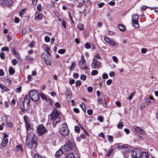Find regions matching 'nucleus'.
<instances>
[{
    "label": "nucleus",
    "mask_w": 158,
    "mask_h": 158,
    "mask_svg": "<svg viewBox=\"0 0 158 158\" xmlns=\"http://www.w3.org/2000/svg\"><path fill=\"white\" fill-rule=\"evenodd\" d=\"M118 28L119 29L122 31H125V28L124 26L122 24L118 25Z\"/></svg>",
    "instance_id": "obj_24"
},
{
    "label": "nucleus",
    "mask_w": 158,
    "mask_h": 158,
    "mask_svg": "<svg viewBox=\"0 0 158 158\" xmlns=\"http://www.w3.org/2000/svg\"><path fill=\"white\" fill-rule=\"evenodd\" d=\"M38 138L33 134H31L27 137L26 144L32 150L35 149L37 145Z\"/></svg>",
    "instance_id": "obj_1"
},
{
    "label": "nucleus",
    "mask_w": 158,
    "mask_h": 158,
    "mask_svg": "<svg viewBox=\"0 0 158 158\" xmlns=\"http://www.w3.org/2000/svg\"><path fill=\"white\" fill-rule=\"evenodd\" d=\"M74 155L73 153H70L67 155L64 158H74Z\"/></svg>",
    "instance_id": "obj_21"
},
{
    "label": "nucleus",
    "mask_w": 158,
    "mask_h": 158,
    "mask_svg": "<svg viewBox=\"0 0 158 158\" xmlns=\"http://www.w3.org/2000/svg\"><path fill=\"white\" fill-rule=\"evenodd\" d=\"M62 148L64 149L65 152H68L70 150H75L77 147L73 141H68L66 145L62 146Z\"/></svg>",
    "instance_id": "obj_3"
},
{
    "label": "nucleus",
    "mask_w": 158,
    "mask_h": 158,
    "mask_svg": "<svg viewBox=\"0 0 158 158\" xmlns=\"http://www.w3.org/2000/svg\"><path fill=\"white\" fill-rule=\"evenodd\" d=\"M87 90L89 92L91 93L93 91V88L91 87H89L88 88Z\"/></svg>",
    "instance_id": "obj_58"
},
{
    "label": "nucleus",
    "mask_w": 158,
    "mask_h": 158,
    "mask_svg": "<svg viewBox=\"0 0 158 158\" xmlns=\"http://www.w3.org/2000/svg\"><path fill=\"white\" fill-rule=\"evenodd\" d=\"M41 57L44 59V60H45L46 58H48V56L47 55L44 53H42L41 55Z\"/></svg>",
    "instance_id": "obj_32"
},
{
    "label": "nucleus",
    "mask_w": 158,
    "mask_h": 158,
    "mask_svg": "<svg viewBox=\"0 0 158 158\" xmlns=\"http://www.w3.org/2000/svg\"><path fill=\"white\" fill-rule=\"evenodd\" d=\"M112 82V80L111 79H109L106 82V83L107 85H110L111 84V83Z\"/></svg>",
    "instance_id": "obj_62"
},
{
    "label": "nucleus",
    "mask_w": 158,
    "mask_h": 158,
    "mask_svg": "<svg viewBox=\"0 0 158 158\" xmlns=\"http://www.w3.org/2000/svg\"><path fill=\"white\" fill-rule=\"evenodd\" d=\"M23 119L25 121V124L30 123V122L28 116L27 115H25L23 116Z\"/></svg>",
    "instance_id": "obj_23"
},
{
    "label": "nucleus",
    "mask_w": 158,
    "mask_h": 158,
    "mask_svg": "<svg viewBox=\"0 0 158 158\" xmlns=\"http://www.w3.org/2000/svg\"><path fill=\"white\" fill-rule=\"evenodd\" d=\"M21 87L17 88L16 89V92L18 93H19L21 91Z\"/></svg>",
    "instance_id": "obj_63"
},
{
    "label": "nucleus",
    "mask_w": 158,
    "mask_h": 158,
    "mask_svg": "<svg viewBox=\"0 0 158 158\" xmlns=\"http://www.w3.org/2000/svg\"><path fill=\"white\" fill-rule=\"evenodd\" d=\"M81 81L80 80H77L76 82V85L77 86H79L81 85Z\"/></svg>",
    "instance_id": "obj_44"
},
{
    "label": "nucleus",
    "mask_w": 158,
    "mask_h": 158,
    "mask_svg": "<svg viewBox=\"0 0 158 158\" xmlns=\"http://www.w3.org/2000/svg\"><path fill=\"white\" fill-rule=\"evenodd\" d=\"M62 25L64 28H66V23L64 20H63L62 21Z\"/></svg>",
    "instance_id": "obj_54"
},
{
    "label": "nucleus",
    "mask_w": 158,
    "mask_h": 158,
    "mask_svg": "<svg viewBox=\"0 0 158 158\" xmlns=\"http://www.w3.org/2000/svg\"><path fill=\"white\" fill-rule=\"evenodd\" d=\"M135 131L136 133L139 134H142L144 135L146 133L145 131L143 130L138 127L135 128Z\"/></svg>",
    "instance_id": "obj_12"
},
{
    "label": "nucleus",
    "mask_w": 158,
    "mask_h": 158,
    "mask_svg": "<svg viewBox=\"0 0 158 158\" xmlns=\"http://www.w3.org/2000/svg\"><path fill=\"white\" fill-rule=\"evenodd\" d=\"M47 59H46V58L45 60H44V61L47 65L50 66L52 64L51 61L48 58Z\"/></svg>",
    "instance_id": "obj_20"
},
{
    "label": "nucleus",
    "mask_w": 158,
    "mask_h": 158,
    "mask_svg": "<svg viewBox=\"0 0 158 158\" xmlns=\"http://www.w3.org/2000/svg\"><path fill=\"white\" fill-rule=\"evenodd\" d=\"M98 73V71L97 70H94L91 72V75L93 76H94L96 75Z\"/></svg>",
    "instance_id": "obj_36"
},
{
    "label": "nucleus",
    "mask_w": 158,
    "mask_h": 158,
    "mask_svg": "<svg viewBox=\"0 0 158 158\" xmlns=\"http://www.w3.org/2000/svg\"><path fill=\"white\" fill-rule=\"evenodd\" d=\"M40 95L43 100H45L46 101H48V98L44 94L42 93L40 94Z\"/></svg>",
    "instance_id": "obj_26"
},
{
    "label": "nucleus",
    "mask_w": 158,
    "mask_h": 158,
    "mask_svg": "<svg viewBox=\"0 0 158 158\" xmlns=\"http://www.w3.org/2000/svg\"><path fill=\"white\" fill-rule=\"evenodd\" d=\"M104 5V3L100 2L98 4V6L99 7L101 8Z\"/></svg>",
    "instance_id": "obj_61"
},
{
    "label": "nucleus",
    "mask_w": 158,
    "mask_h": 158,
    "mask_svg": "<svg viewBox=\"0 0 158 158\" xmlns=\"http://www.w3.org/2000/svg\"><path fill=\"white\" fill-rule=\"evenodd\" d=\"M139 19V16L136 15H133L132 18V22L133 26L136 28H138L139 27V25L138 23V20Z\"/></svg>",
    "instance_id": "obj_10"
},
{
    "label": "nucleus",
    "mask_w": 158,
    "mask_h": 158,
    "mask_svg": "<svg viewBox=\"0 0 158 158\" xmlns=\"http://www.w3.org/2000/svg\"><path fill=\"white\" fill-rule=\"evenodd\" d=\"M0 56L2 59H4L5 58L4 56V53L3 52H2L0 54Z\"/></svg>",
    "instance_id": "obj_57"
},
{
    "label": "nucleus",
    "mask_w": 158,
    "mask_h": 158,
    "mask_svg": "<svg viewBox=\"0 0 158 158\" xmlns=\"http://www.w3.org/2000/svg\"><path fill=\"white\" fill-rule=\"evenodd\" d=\"M45 40L47 42H49L50 40V38L48 36H46L45 37Z\"/></svg>",
    "instance_id": "obj_51"
},
{
    "label": "nucleus",
    "mask_w": 158,
    "mask_h": 158,
    "mask_svg": "<svg viewBox=\"0 0 158 158\" xmlns=\"http://www.w3.org/2000/svg\"><path fill=\"white\" fill-rule=\"evenodd\" d=\"M63 153L62 150L60 149L59 150L55 153V156L56 158H59Z\"/></svg>",
    "instance_id": "obj_14"
},
{
    "label": "nucleus",
    "mask_w": 158,
    "mask_h": 158,
    "mask_svg": "<svg viewBox=\"0 0 158 158\" xmlns=\"http://www.w3.org/2000/svg\"><path fill=\"white\" fill-rule=\"evenodd\" d=\"M127 145H118L117 148L120 149H123L124 148H127Z\"/></svg>",
    "instance_id": "obj_33"
},
{
    "label": "nucleus",
    "mask_w": 158,
    "mask_h": 158,
    "mask_svg": "<svg viewBox=\"0 0 158 158\" xmlns=\"http://www.w3.org/2000/svg\"><path fill=\"white\" fill-rule=\"evenodd\" d=\"M75 131L76 132L78 133L79 132L80 128L79 127L77 126H76L75 127Z\"/></svg>",
    "instance_id": "obj_38"
},
{
    "label": "nucleus",
    "mask_w": 158,
    "mask_h": 158,
    "mask_svg": "<svg viewBox=\"0 0 158 158\" xmlns=\"http://www.w3.org/2000/svg\"><path fill=\"white\" fill-rule=\"evenodd\" d=\"M9 72L10 75H13L14 73L15 70L11 66L9 68Z\"/></svg>",
    "instance_id": "obj_22"
},
{
    "label": "nucleus",
    "mask_w": 158,
    "mask_h": 158,
    "mask_svg": "<svg viewBox=\"0 0 158 158\" xmlns=\"http://www.w3.org/2000/svg\"><path fill=\"white\" fill-rule=\"evenodd\" d=\"M13 65H15L18 63V61L16 59H13L11 61Z\"/></svg>",
    "instance_id": "obj_34"
},
{
    "label": "nucleus",
    "mask_w": 158,
    "mask_h": 158,
    "mask_svg": "<svg viewBox=\"0 0 158 158\" xmlns=\"http://www.w3.org/2000/svg\"><path fill=\"white\" fill-rule=\"evenodd\" d=\"M112 59H113V61L115 62L116 63H117L118 62V61L117 57L115 56H112Z\"/></svg>",
    "instance_id": "obj_35"
},
{
    "label": "nucleus",
    "mask_w": 158,
    "mask_h": 158,
    "mask_svg": "<svg viewBox=\"0 0 158 158\" xmlns=\"http://www.w3.org/2000/svg\"><path fill=\"white\" fill-rule=\"evenodd\" d=\"M17 150L22 152L23 151L22 147L21 145H18L17 146Z\"/></svg>",
    "instance_id": "obj_47"
},
{
    "label": "nucleus",
    "mask_w": 158,
    "mask_h": 158,
    "mask_svg": "<svg viewBox=\"0 0 158 158\" xmlns=\"http://www.w3.org/2000/svg\"><path fill=\"white\" fill-rule=\"evenodd\" d=\"M80 106L81 108H82L83 111L85 113L86 110L85 104L83 103H82V104L80 105Z\"/></svg>",
    "instance_id": "obj_31"
},
{
    "label": "nucleus",
    "mask_w": 158,
    "mask_h": 158,
    "mask_svg": "<svg viewBox=\"0 0 158 158\" xmlns=\"http://www.w3.org/2000/svg\"><path fill=\"white\" fill-rule=\"evenodd\" d=\"M50 49V48L48 47H47L46 48L45 52L48 55H50V53L49 52V51Z\"/></svg>",
    "instance_id": "obj_52"
},
{
    "label": "nucleus",
    "mask_w": 158,
    "mask_h": 158,
    "mask_svg": "<svg viewBox=\"0 0 158 158\" xmlns=\"http://www.w3.org/2000/svg\"><path fill=\"white\" fill-rule=\"evenodd\" d=\"M130 150L127 148H127H124L122 150L124 154L127 153Z\"/></svg>",
    "instance_id": "obj_27"
},
{
    "label": "nucleus",
    "mask_w": 158,
    "mask_h": 158,
    "mask_svg": "<svg viewBox=\"0 0 158 158\" xmlns=\"http://www.w3.org/2000/svg\"><path fill=\"white\" fill-rule=\"evenodd\" d=\"M141 151L139 149H135L131 152V155L133 158H140L141 154Z\"/></svg>",
    "instance_id": "obj_9"
},
{
    "label": "nucleus",
    "mask_w": 158,
    "mask_h": 158,
    "mask_svg": "<svg viewBox=\"0 0 158 158\" xmlns=\"http://www.w3.org/2000/svg\"><path fill=\"white\" fill-rule=\"evenodd\" d=\"M82 3H80L77 6V8L81 7L83 6V5L85 4V1L84 0L82 1Z\"/></svg>",
    "instance_id": "obj_37"
},
{
    "label": "nucleus",
    "mask_w": 158,
    "mask_h": 158,
    "mask_svg": "<svg viewBox=\"0 0 158 158\" xmlns=\"http://www.w3.org/2000/svg\"><path fill=\"white\" fill-rule=\"evenodd\" d=\"M123 124L122 122H119L117 125V127L118 128H121L123 127Z\"/></svg>",
    "instance_id": "obj_41"
},
{
    "label": "nucleus",
    "mask_w": 158,
    "mask_h": 158,
    "mask_svg": "<svg viewBox=\"0 0 158 158\" xmlns=\"http://www.w3.org/2000/svg\"><path fill=\"white\" fill-rule=\"evenodd\" d=\"M102 77L104 79H107L108 77V75L107 74L104 73L103 74Z\"/></svg>",
    "instance_id": "obj_55"
},
{
    "label": "nucleus",
    "mask_w": 158,
    "mask_h": 158,
    "mask_svg": "<svg viewBox=\"0 0 158 158\" xmlns=\"http://www.w3.org/2000/svg\"><path fill=\"white\" fill-rule=\"evenodd\" d=\"M25 60L29 61H32L33 58L30 56H26Z\"/></svg>",
    "instance_id": "obj_25"
},
{
    "label": "nucleus",
    "mask_w": 158,
    "mask_h": 158,
    "mask_svg": "<svg viewBox=\"0 0 158 158\" xmlns=\"http://www.w3.org/2000/svg\"><path fill=\"white\" fill-rule=\"evenodd\" d=\"M27 131H30L31 130V127L30 126V123L25 124Z\"/></svg>",
    "instance_id": "obj_29"
},
{
    "label": "nucleus",
    "mask_w": 158,
    "mask_h": 158,
    "mask_svg": "<svg viewBox=\"0 0 158 158\" xmlns=\"http://www.w3.org/2000/svg\"><path fill=\"white\" fill-rule=\"evenodd\" d=\"M43 19V15L41 14H39L38 12H36L35 14V19L40 20Z\"/></svg>",
    "instance_id": "obj_13"
},
{
    "label": "nucleus",
    "mask_w": 158,
    "mask_h": 158,
    "mask_svg": "<svg viewBox=\"0 0 158 158\" xmlns=\"http://www.w3.org/2000/svg\"><path fill=\"white\" fill-rule=\"evenodd\" d=\"M59 132L61 135L64 136H67L69 134V130L66 123H64L61 126Z\"/></svg>",
    "instance_id": "obj_5"
},
{
    "label": "nucleus",
    "mask_w": 158,
    "mask_h": 158,
    "mask_svg": "<svg viewBox=\"0 0 158 158\" xmlns=\"http://www.w3.org/2000/svg\"><path fill=\"white\" fill-rule=\"evenodd\" d=\"M98 120L100 122H102L103 121V117L101 116H98Z\"/></svg>",
    "instance_id": "obj_60"
},
{
    "label": "nucleus",
    "mask_w": 158,
    "mask_h": 158,
    "mask_svg": "<svg viewBox=\"0 0 158 158\" xmlns=\"http://www.w3.org/2000/svg\"><path fill=\"white\" fill-rule=\"evenodd\" d=\"M37 10L39 12H40L41 10L42 7L40 4H39L37 6Z\"/></svg>",
    "instance_id": "obj_39"
},
{
    "label": "nucleus",
    "mask_w": 158,
    "mask_h": 158,
    "mask_svg": "<svg viewBox=\"0 0 158 158\" xmlns=\"http://www.w3.org/2000/svg\"><path fill=\"white\" fill-rule=\"evenodd\" d=\"M30 98H31V100L34 101H38L40 98V95L37 91L31 90L29 92Z\"/></svg>",
    "instance_id": "obj_6"
},
{
    "label": "nucleus",
    "mask_w": 158,
    "mask_h": 158,
    "mask_svg": "<svg viewBox=\"0 0 158 158\" xmlns=\"http://www.w3.org/2000/svg\"><path fill=\"white\" fill-rule=\"evenodd\" d=\"M14 55L18 59H20V55L19 54V53L17 52H16L14 54Z\"/></svg>",
    "instance_id": "obj_46"
},
{
    "label": "nucleus",
    "mask_w": 158,
    "mask_h": 158,
    "mask_svg": "<svg viewBox=\"0 0 158 158\" xmlns=\"http://www.w3.org/2000/svg\"><path fill=\"white\" fill-rule=\"evenodd\" d=\"M104 39L105 41L108 43H109V41H110L111 40L109 39L106 36L104 37Z\"/></svg>",
    "instance_id": "obj_48"
},
{
    "label": "nucleus",
    "mask_w": 158,
    "mask_h": 158,
    "mask_svg": "<svg viewBox=\"0 0 158 158\" xmlns=\"http://www.w3.org/2000/svg\"><path fill=\"white\" fill-rule=\"evenodd\" d=\"M2 50L3 51H8L9 50V48L5 46L2 48Z\"/></svg>",
    "instance_id": "obj_45"
},
{
    "label": "nucleus",
    "mask_w": 158,
    "mask_h": 158,
    "mask_svg": "<svg viewBox=\"0 0 158 158\" xmlns=\"http://www.w3.org/2000/svg\"><path fill=\"white\" fill-rule=\"evenodd\" d=\"M8 142V140L7 138H4L2 140V143L3 147H5L6 146Z\"/></svg>",
    "instance_id": "obj_19"
},
{
    "label": "nucleus",
    "mask_w": 158,
    "mask_h": 158,
    "mask_svg": "<svg viewBox=\"0 0 158 158\" xmlns=\"http://www.w3.org/2000/svg\"><path fill=\"white\" fill-rule=\"evenodd\" d=\"M65 50L64 49H60L58 51V52L59 53L63 54L64 53Z\"/></svg>",
    "instance_id": "obj_50"
},
{
    "label": "nucleus",
    "mask_w": 158,
    "mask_h": 158,
    "mask_svg": "<svg viewBox=\"0 0 158 158\" xmlns=\"http://www.w3.org/2000/svg\"><path fill=\"white\" fill-rule=\"evenodd\" d=\"M153 98L151 96H150L149 97H147L145 98V100L147 103H150L153 102Z\"/></svg>",
    "instance_id": "obj_17"
},
{
    "label": "nucleus",
    "mask_w": 158,
    "mask_h": 158,
    "mask_svg": "<svg viewBox=\"0 0 158 158\" xmlns=\"http://www.w3.org/2000/svg\"><path fill=\"white\" fill-rule=\"evenodd\" d=\"M100 64V62L96 59H94L91 64V67L93 69H98L99 68V66Z\"/></svg>",
    "instance_id": "obj_11"
},
{
    "label": "nucleus",
    "mask_w": 158,
    "mask_h": 158,
    "mask_svg": "<svg viewBox=\"0 0 158 158\" xmlns=\"http://www.w3.org/2000/svg\"><path fill=\"white\" fill-rule=\"evenodd\" d=\"M148 156H149L147 152H141L140 158H148Z\"/></svg>",
    "instance_id": "obj_16"
},
{
    "label": "nucleus",
    "mask_w": 158,
    "mask_h": 158,
    "mask_svg": "<svg viewBox=\"0 0 158 158\" xmlns=\"http://www.w3.org/2000/svg\"><path fill=\"white\" fill-rule=\"evenodd\" d=\"M85 48L87 49L90 48L91 47V45L90 44L88 43H86L84 45Z\"/></svg>",
    "instance_id": "obj_43"
},
{
    "label": "nucleus",
    "mask_w": 158,
    "mask_h": 158,
    "mask_svg": "<svg viewBox=\"0 0 158 158\" xmlns=\"http://www.w3.org/2000/svg\"><path fill=\"white\" fill-rule=\"evenodd\" d=\"M80 78L81 80H85L86 79V76L84 75H82L81 76Z\"/></svg>",
    "instance_id": "obj_49"
},
{
    "label": "nucleus",
    "mask_w": 158,
    "mask_h": 158,
    "mask_svg": "<svg viewBox=\"0 0 158 158\" xmlns=\"http://www.w3.org/2000/svg\"><path fill=\"white\" fill-rule=\"evenodd\" d=\"M59 114L60 113L56 109H55L51 113V120L52 121V124L53 127H55L57 123L60 121L61 118L59 115Z\"/></svg>",
    "instance_id": "obj_2"
},
{
    "label": "nucleus",
    "mask_w": 158,
    "mask_h": 158,
    "mask_svg": "<svg viewBox=\"0 0 158 158\" xmlns=\"http://www.w3.org/2000/svg\"><path fill=\"white\" fill-rule=\"evenodd\" d=\"M34 158H43L41 156L38 154H35L34 156Z\"/></svg>",
    "instance_id": "obj_53"
},
{
    "label": "nucleus",
    "mask_w": 158,
    "mask_h": 158,
    "mask_svg": "<svg viewBox=\"0 0 158 158\" xmlns=\"http://www.w3.org/2000/svg\"><path fill=\"white\" fill-rule=\"evenodd\" d=\"M77 28L81 31L83 30L84 28L83 24L82 23L79 24L77 26Z\"/></svg>",
    "instance_id": "obj_28"
},
{
    "label": "nucleus",
    "mask_w": 158,
    "mask_h": 158,
    "mask_svg": "<svg viewBox=\"0 0 158 158\" xmlns=\"http://www.w3.org/2000/svg\"><path fill=\"white\" fill-rule=\"evenodd\" d=\"M87 113L89 115H91L92 114L93 110L91 109L89 110H87Z\"/></svg>",
    "instance_id": "obj_56"
},
{
    "label": "nucleus",
    "mask_w": 158,
    "mask_h": 158,
    "mask_svg": "<svg viewBox=\"0 0 158 158\" xmlns=\"http://www.w3.org/2000/svg\"><path fill=\"white\" fill-rule=\"evenodd\" d=\"M135 93V92L131 93L130 94V96L128 98V99L130 100H131L132 98V97L134 95Z\"/></svg>",
    "instance_id": "obj_40"
},
{
    "label": "nucleus",
    "mask_w": 158,
    "mask_h": 158,
    "mask_svg": "<svg viewBox=\"0 0 158 158\" xmlns=\"http://www.w3.org/2000/svg\"><path fill=\"white\" fill-rule=\"evenodd\" d=\"M4 1L8 6H11L12 4V2L11 0H4Z\"/></svg>",
    "instance_id": "obj_18"
},
{
    "label": "nucleus",
    "mask_w": 158,
    "mask_h": 158,
    "mask_svg": "<svg viewBox=\"0 0 158 158\" xmlns=\"http://www.w3.org/2000/svg\"><path fill=\"white\" fill-rule=\"evenodd\" d=\"M48 139H49L55 140L56 137L55 133L52 132L48 136Z\"/></svg>",
    "instance_id": "obj_15"
},
{
    "label": "nucleus",
    "mask_w": 158,
    "mask_h": 158,
    "mask_svg": "<svg viewBox=\"0 0 158 158\" xmlns=\"http://www.w3.org/2000/svg\"><path fill=\"white\" fill-rule=\"evenodd\" d=\"M78 65L80 68L81 69L87 70L88 69V67L86 66V60L83 55L82 56L81 59Z\"/></svg>",
    "instance_id": "obj_7"
},
{
    "label": "nucleus",
    "mask_w": 158,
    "mask_h": 158,
    "mask_svg": "<svg viewBox=\"0 0 158 158\" xmlns=\"http://www.w3.org/2000/svg\"><path fill=\"white\" fill-rule=\"evenodd\" d=\"M108 44L111 45L112 46H115L116 45V44L115 43L114 41L112 40H110Z\"/></svg>",
    "instance_id": "obj_30"
},
{
    "label": "nucleus",
    "mask_w": 158,
    "mask_h": 158,
    "mask_svg": "<svg viewBox=\"0 0 158 158\" xmlns=\"http://www.w3.org/2000/svg\"><path fill=\"white\" fill-rule=\"evenodd\" d=\"M32 2L34 6H36L37 3V0H32Z\"/></svg>",
    "instance_id": "obj_59"
},
{
    "label": "nucleus",
    "mask_w": 158,
    "mask_h": 158,
    "mask_svg": "<svg viewBox=\"0 0 158 158\" xmlns=\"http://www.w3.org/2000/svg\"><path fill=\"white\" fill-rule=\"evenodd\" d=\"M30 97L29 95H26L24 99L23 102V107L21 108V110L23 112L27 111L30 108Z\"/></svg>",
    "instance_id": "obj_4"
},
{
    "label": "nucleus",
    "mask_w": 158,
    "mask_h": 158,
    "mask_svg": "<svg viewBox=\"0 0 158 158\" xmlns=\"http://www.w3.org/2000/svg\"><path fill=\"white\" fill-rule=\"evenodd\" d=\"M113 150V149H111L110 150H109L108 151V153L107 154V156L108 157H109L110 156V155H111V154Z\"/></svg>",
    "instance_id": "obj_42"
},
{
    "label": "nucleus",
    "mask_w": 158,
    "mask_h": 158,
    "mask_svg": "<svg viewBox=\"0 0 158 158\" xmlns=\"http://www.w3.org/2000/svg\"><path fill=\"white\" fill-rule=\"evenodd\" d=\"M108 4L112 6H114L115 4V2L113 1H110L108 3Z\"/></svg>",
    "instance_id": "obj_64"
},
{
    "label": "nucleus",
    "mask_w": 158,
    "mask_h": 158,
    "mask_svg": "<svg viewBox=\"0 0 158 158\" xmlns=\"http://www.w3.org/2000/svg\"><path fill=\"white\" fill-rule=\"evenodd\" d=\"M36 131L39 135H41L45 133L47 130L43 125H40L37 128Z\"/></svg>",
    "instance_id": "obj_8"
}]
</instances>
